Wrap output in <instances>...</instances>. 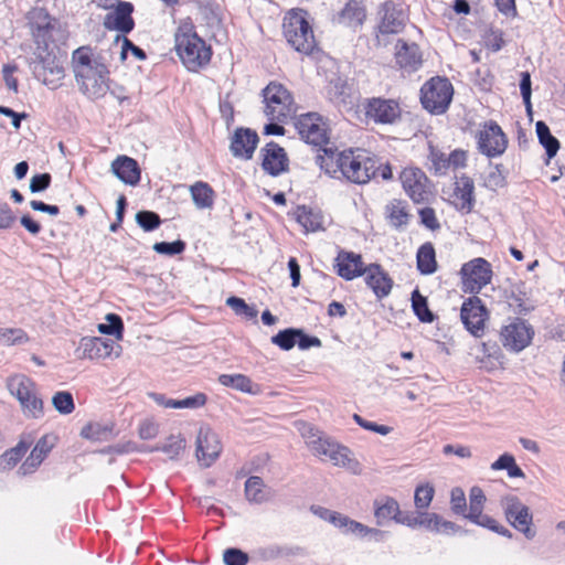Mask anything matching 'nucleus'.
<instances>
[{"label":"nucleus","instance_id":"45","mask_svg":"<svg viewBox=\"0 0 565 565\" xmlns=\"http://www.w3.org/2000/svg\"><path fill=\"white\" fill-rule=\"evenodd\" d=\"M469 521H471L472 523L479 525V526H482V527H486L488 530H491L504 537H508V539H511L512 537V532L504 527L503 525H500L493 518H491L490 515H487V514H483V513H479L478 516H471L468 519Z\"/></svg>","mask_w":565,"mask_h":565},{"label":"nucleus","instance_id":"11","mask_svg":"<svg viewBox=\"0 0 565 565\" xmlns=\"http://www.w3.org/2000/svg\"><path fill=\"white\" fill-rule=\"evenodd\" d=\"M296 127L305 142L318 148H322L328 145V128L320 115L316 113L301 115Z\"/></svg>","mask_w":565,"mask_h":565},{"label":"nucleus","instance_id":"40","mask_svg":"<svg viewBox=\"0 0 565 565\" xmlns=\"http://www.w3.org/2000/svg\"><path fill=\"white\" fill-rule=\"evenodd\" d=\"M28 448V444H25L24 441H20L15 447L3 452L0 456V471L10 470L11 468H13L24 456Z\"/></svg>","mask_w":565,"mask_h":565},{"label":"nucleus","instance_id":"51","mask_svg":"<svg viewBox=\"0 0 565 565\" xmlns=\"http://www.w3.org/2000/svg\"><path fill=\"white\" fill-rule=\"evenodd\" d=\"M185 246L186 245L183 241L177 239L174 242L154 243L152 248L158 254L175 256V255L182 254L185 249Z\"/></svg>","mask_w":565,"mask_h":565},{"label":"nucleus","instance_id":"8","mask_svg":"<svg viewBox=\"0 0 565 565\" xmlns=\"http://www.w3.org/2000/svg\"><path fill=\"white\" fill-rule=\"evenodd\" d=\"M501 505L509 524L521 532L527 540H532L536 531L532 526L533 515L529 507L514 495L503 498Z\"/></svg>","mask_w":565,"mask_h":565},{"label":"nucleus","instance_id":"34","mask_svg":"<svg viewBox=\"0 0 565 565\" xmlns=\"http://www.w3.org/2000/svg\"><path fill=\"white\" fill-rule=\"evenodd\" d=\"M416 259L420 274L431 275L437 270L436 253L431 243H425L418 248Z\"/></svg>","mask_w":565,"mask_h":565},{"label":"nucleus","instance_id":"29","mask_svg":"<svg viewBox=\"0 0 565 565\" xmlns=\"http://www.w3.org/2000/svg\"><path fill=\"white\" fill-rule=\"evenodd\" d=\"M366 18L364 6L358 0H349L338 13L335 21L344 26L356 29Z\"/></svg>","mask_w":565,"mask_h":565},{"label":"nucleus","instance_id":"38","mask_svg":"<svg viewBox=\"0 0 565 565\" xmlns=\"http://www.w3.org/2000/svg\"><path fill=\"white\" fill-rule=\"evenodd\" d=\"M81 437L90 441H107L113 436V427L97 422L86 424L81 430Z\"/></svg>","mask_w":565,"mask_h":565},{"label":"nucleus","instance_id":"17","mask_svg":"<svg viewBox=\"0 0 565 565\" xmlns=\"http://www.w3.org/2000/svg\"><path fill=\"white\" fill-rule=\"evenodd\" d=\"M132 12V3L119 1L114 10L105 15L103 25L109 31H118L121 33L120 35H126L135 28V21L131 17Z\"/></svg>","mask_w":565,"mask_h":565},{"label":"nucleus","instance_id":"2","mask_svg":"<svg viewBox=\"0 0 565 565\" xmlns=\"http://www.w3.org/2000/svg\"><path fill=\"white\" fill-rule=\"evenodd\" d=\"M174 49L183 65L196 72L211 60V47L198 36L191 24H182L174 34Z\"/></svg>","mask_w":565,"mask_h":565},{"label":"nucleus","instance_id":"43","mask_svg":"<svg viewBox=\"0 0 565 565\" xmlns=\"http://www.w3.org/2000/svg\"><path fill=\"white\" fill-rule=\"evenodd\" d=\"M106 322L99 323L97 329L102 334L115 335L117 340L122 339L124 323L116 313L106 315Z\"/></svg>","mask_w":565,"mask_h":565},{"label":"nucleus","instance_id":"28","mask_svg":"<svg viewBox=\"0 0 565 565\" xmlns=\"http://www.w3.org/2000/svg\"><path fill=\"white\" fill-rule=\"evenodd\" d=\"M396 63L409 72L416 71L422 65V55L416 44H408L398 40L396 44Z\"/></svg>","mask_w":565,"mask_h":565},{"label":"nucleus","instance_id":"10","mask_svg":"<svg viewBox=\"0 0 565 565\" xmlns=\"http://www.w3.org/2000/svg\"><path fill=\"white\" fill-rule=\"evenodd\" d=\"M310 450L322 460H329L334 466L353 468L356 462L351 458L349 448L339 445L327 436L310 440Z\"/></svg>","mask_w":565,"mask_h":565},{"label":"nucleus","instance_id":"47","mask_svg":"<svg viewBox=\"0 0 565 565\" xmlns=\"http://www.w3.org/2000/svg\"><path fill=\"white\" fill-rule=\"evenodd\" d=\"M299 333L300 329L287 328L285 330L279 331L276 335H274L271 338V342L278 345L281 350L289 351L295 347L297 335Z\"/></svg>","mask_w":565,"mask_h":565},{"label":"nucleus","instance_id":"20","mask_svg":"<svg viewBox=\"0 0 565 565\" xmlns=\"http://www.w3.org/2000/svg\"><path fill=\"white\" fill-rule=\"evenodd\" d=\"M115 348L118 349V351L115 352V355L119 356L121 348L118 344L116 345L113 340H106L98 337H85L79 342V358L89 360L106 359L111 355Z\"/></svg>","mask_w":565,"mask_h":565},{"label":"nucleus","instance_id":"39","mask_svg":"<svg viewBox=\"0 0 565 565\" xmlns=\"http://www.w3.org/2000/svg\"><path fill=\"white\" fill-rule=\"evenodd\" d=\"M473 182L470 178L462 177L456 183L455 195L460 200V209L470 211L473 204Z\"/></svg>","mask_w":565,"mask_h":565},{"label":"nucleus","instance_id":"41","mask_svg":"<svg viewBox=\"0 0 565 565\" xmlns=\"http://www.w3.org/2000/svg\"><path fill=\"white\" fill-rule=\"evenodd\" d=\"M335 527L347 535L351 534L359 539L366 537L367 526L350 519L344 514H341L340 519H338V524Z\"/></svg>","mask_w":565,"mask_h":565},{"label":"nucleus","instance_id":"46","mask_svg":"<svg viewBox=\"0 0 565 565\" xmlns=\"http://www.w3.org/2000/svg\"><path fill=\"white\" fill-rule=\"evenodd\" d=\"M222 385L233 387L241 392L252 391V381L243 374H222L218 377Z\"/></svg>","mask_w":565,"mask_h":565},{"label":"nucleus","instance_id":"48","mask_svg":"<svg viewBox=\"0 0 565 565\" xmlns=\"http://www.w3.org/2000/svg\"><path fill=\"white\" fill-rule=\"evenodd\" d=\"M486 495L481 488L472 487L469 492V512L465 514L466 519L478 516L482 513Z\"/></svg>","mask_w":565,"mask_h":565},{"label":"nucleus","instance_id":"14","mask_svg":"<svg viewBox=\"0 0 565 565\" xmlns=\"http://www.w3.org/2000/svg\"><path fill=\"white\" fill-rule=\"evenodd\" d=\"M533 335V328L520 318H515L501 330L503 347L514 352L525 349L531 343Z\"/></svg>","mask_w":565,"mask_h":565},{"label":"nucleus","instance_id":"44","mask_svg":"<svg viewBox=\"0 0 565 565\" xmlns=\"http://www.w3.org/2000/svg\"><path fill=\"white\" fill-rule=\"evenodd\" d=\"M412 307L422 322H433L434 315L428 308L427 299L417 289L412 292Z\"/></svg>","mask_w":565,"mask_h":565},{"label":"nucleus","instance_id":"56","mask_svg":"<svg viewBox=\"0 0 565 565\" xmlns=\"http://www.w3.org/2000/svg\"><path fill=\"white\" fill-rule=\"evenodd\" d=\"M206 403V396L203 393H198L194 396H189L183 399H174L170 405L173 408H199Z\"/></svg>","mask_w":565,"mask_h":565},{"label":"nucleus","instance_id":"61","mask_svg":"<svg viewBox=\"0 0 565 565\" xmlns=\"http://www.w3.org/2000/svg\"><path fill=\"white\" fill-rule=\"evenodd\" d=\"M51 183V175L49 173L35 174L30 180L29 189L32 193H40L45 191Z\"/></svg>","mask_w":565,"mask_h":565},{"label":"nucleus","instance_id":"1","mask_svg":"<svg viewBox=\"0 0 565 565\" xmlns=\"http://www.w3.org/2000/svg\"><path fill=\"white\" fill-rule=\"evenodd\" d=\"M72 67L81 92L89 98H99L108 90L109 71L90 47L81 46L72 54Z\"/></svg>","mask_w":565,"mask_h":565},{"label":"nucleus","instance_id":"52","mask_svg":"<svg viewBox=\"0 0 565 565\" xmlns=\"http://www.w3.org/2000/svg\"><path fill=\"white\" fill-rule=\"evenodd\" d=\"M435 490L430 484L418 486L415 490L414 502L418 510L427 509L431 503Z\"/></svg>","mask_w":565,"mask_h":565},{"label":"nucleus","instance_id":"16","mask_svg":"<svg viewBox=\"0 0 565 565\" xmlns=\"http://www.w3.org/2000/svg\"><path fill=\"white\" fill-rule=\"evenodd\" d=\"M195 456L199 463L209 468L220 456L222 445L218 436L209 427H201L196 436Z\"/></svg>","mask_w":565,"mask_h":565},{"label":"nucleus","instance_id":"42","mask_svg":"<svg viewBox=\"0 0 565 565\" xmlns=\"http://www.w3.org/2000/svg\"><path fill=\"white\" fill-rule=\"evenodd\" d=\"M296 221L306 232H315L320 227V217L306 206H298L295 212Z\"/></svg>","mask_w":565,"mask_h":565},{"label":"nucleus","instance_id":"15","mask_svg":"<svg viewBox=\"0 0 565 565\" xmlns=\"http://www.w3.org/2000/svg\"><path fill=\"white\" fill-rule=\"evenodd\" d=\"M399 180L404 191L415 203L428 200L430 188L424 171L418 168H405L399 174Z\"/></svg>","mask_w":565,"mask_h":565},{"label":"nucleus","instance_id":"60","mask_svg":"<svg viewBox=\"0 0 565 565\" xmlns=\"http://www.w3.org/2000/svg\"><path fill=\"white\" fill-rule=\"evenodd\" d=\"M520 90L521 96L523 98V102L526 106L527 111H531V95H532V88H531V75L529 72H522L521 73V82H520Z\"/></svg>","mask_w":565,"mask_h":565},{"label":"nucleus","instance_id":"59","mask_svg":"<svg viewBox=\"0 0 565 565\" xmlns=\"http://www.w3.org/2000/svg\"><path fill=\"white\" fill-rule=\"evenodd\" d=\"M1 340L9 345L21 343L26 340L22 329H0Z\"/></svg>","mask_w":565,"mask_h":565},{"label":"nucleus","instance_id":"54","mask_svg":"<svg viewBox=\"0 0 565 565\" xmlns=\"http://www.w3.org/2000/svg\"><path fill=\"white\" fill-rule=\"evenodd\" d=\"M450 504L454 513L462 514L465 516V512L467 510V500L461 488H454L451 490Z\"/></svg>","mask_w":565,"mask_h":565},{"label":"nucleus","instance_id":"53","mask_svg":"<svg viewBox=\"0 0 565 565\" xmlns=\"http://www.w3.org/2000/svg\"><path fill=\"white\" fill-rule=\"evenodd\" d=\"M248 561V554L237 547H230L223 552L225 565H246Z\"/></svg>","mask_w":565,"mask_h":565},{"label":"nucleus","instance_id":"35","mask_svg":"<svg viewBox=\"0 0 565 565\" xmlns=\"http://www.w3.org/2000/svg\"><path fill=\"white\" fill-rule=\"evenodd\" d=\"M186 447L185 438L179 435H170L161 446L149 448V451H162L169 459L179 460Z\"/></svg>","mask_w":565,"mask_h":565},{"label":"nucleus","instance_id":"37","mask_svg":"<svg viewBox=\"0 0 565 565\" xmlns=\"http://www.w3.org/2000/svg\"><path fill=\"white\" fill-rule=\"evenodd\" d=\"M245 497L252 503H263L269 499L260 477L252 476L245 482Z\"/></svg>","mask_w":565,"mask_h":565},{"label":"nucleus","instance_id":"21","mask_svg":"<svg viewBox=\"0 0 565 565\" xmlns=\"http://www.w3.org/2000/svg\"><path fill=\"white\" fill-rule=\"evenodd\" d=\"M366 117L379 124H393L401 115L398 104L393 99L373 98L365 107Z\"/></svg>","mask_w":565,"mask_h":565},{"label":"nucleus","instance_id":"32","mask_svg":"<svg viewBox=\"0 0 565 565\" xmlns=\"http://www.w3.org/2000/svg\"><path fill=\"white\" fill-rule=\"evenodd\" d=\"M385 214L388 224L395 230L405 227L409 222L407 204L401 200H393L385 206Z\"/></svg>","mask_w":565,"mask_h":565},{"label":"nucleus","instance_id":"24","mask_svg":"<svg viewBox=\"0 0 565 565\" xmlns=\"http://www.w3.org/2000/svg\"><path fill=\"white\" fill-rule=\"evenodd\" d=\"M257 142L258 136L255 131L249 128H238L232 137V154L248 160L253 157Z\"/></svg>","mask_w":565,"mask_h":565},{"label":"nucleus","instance_id":"4","mask_svg":"<svg viewBox=\"0 0 565 565\" xmlns=\"http://www.w3.org/2000/svg\"><path fill=\"white\" fill-rule=\"evenodd\" d=\"M7 387L21 406L22 413L29 418L43 415V402L38 396L35 383L23 374H14L7 380Z\"/></svg>","mask_w":565,"mask_h":565},{"label":"nucleus","instance_id":"19","mask_svg":"<svg viewBox=\"0 0 565 565\" xmlns=\"http://www.w3.org/2000/svg\"><path fill=\"white\" fill-rule=\"evenodd\" d=\"M379 15V31L382 34H396L405 26V12L392 1H386L381 6Z\"/></svg>","mask_w":565,"mask_h":565},{"label":"nucleus","instance_id":"58","mask_svg":"<svg viewBox=\"0 0 565 565\" xmlns=\"http://www.w3.org/2000/svg\"><path fill=\"white\" fill-rule=\"evenodd\" d=\"M353 419L362 428L370 430V431H374V433L383 435V436H385L392 431V427L385 426V425H380L374 422H369L358 414L353 415Z\"/></svg>","mask_w":565,"mask_h":565},{"label":"nucleus","instance_id":"5","mask_svg":"<svg viewBox=\"0 0 565 565\" xmlns=\"http://www.w3.org/2000/svg\"><path fill=\"white\" fill-rule=\"evenodd\" d=\"M264 113L270 121L285 122L295 115L294 98L281 84L271 82L263 89Z\"/></svg>","mask_w":565,"mask_h":565},{"label":"nucleus","instance_id":"26","mask_svg":"<svg viewBox=\"0 0 565 565\" xmlns=\"http://www.w3.org/2000/svg\"><path fill=\"white\" fill-rule=\"evenodd\" d=\"M363 276L365 277L366 285L373 290L377 298L382 299L391 292L393 281L379 264H370L366 266Z\"/></svg>","mask_w":565,"mask_h":565},{"label":"nucleus","instance_id":"63","mask_svg":"<svg viewBox=\"0 0 565 565\" xmlns=\"http://www.w3.org/2000/svg\"><path fill=\"white\" fill-rule=\"evenodd\" d=\"M504 183H505V178L502 174V171L500 170L499 166L494 167V169L491 170L486 178V186L491 190L501 188L504 185Z\"/></svg>","mask_w":565,"mask_h":565},{"label":"nucleus","instance_id":"64","mask_svg":"<svg viewBox=\"0 0 565 565\" xmlns=\"http://www.w3.org/2000/svg\"><path fill=\"white\" fill-rule=\"evenodd\" d=\"M15 222V215L7 203H0V231L10 228Z\"/></svg>","mask_w":565,"mask_h":565},{"label":"nucleus","instance_id":"23","mask_svg":"<svg viewBox=\"0 0 565 565\" xmlns=\"http://www.w3.org/2000/svg\"><path fill=\"white\" fill-rule=\"evenodd\" d=\"M263 156L262 167L270 175H279L288 169L287 154L279 145L269 142L260 150Z\"/></svg>","mask_w":565,"mask_h":565},{"label":"nucleus","instance_id":"50","mask_svg":"<svg viewBox=\"0 0 565 565\" xmlns=\"http://www.w3.org/2000/svg\"><path fill=\"white\" fill-rule=\"evenodd\" d=\"M136 223L146 232H150L159 227L161 224L160 216L152 211H139L135 215Z\"/></svg>","mask_w":565,"mask_h":565},{"label":"nucleus","instance_id":"18","mask_svg":"<svg viewBox=\"0 0 565 565\" xmlns=\"http://www.w3.org/2000/svg\"><path fill=\"white\" fill-rule=\"evenodd\" d=\"M29 23L38 50H49L52 41L54 25L49 13L44 9H33L29 13Z\"/></svg>","mask_w":565,"mask_h":565},{"label":"nucleus","instance_id":"3","mask_svg":"<svg viewBox=\"0 0 565 565\" xmlns=\"http://www.w3.org/2000/svg\"><path fill=\"white\" fill-rule=\"evenodd\" d=\"M302 10H292L284 18V35L287 42L300 53L309 54L316 46L313 31Z\"/></svg>","mask_w":565,"mask_h":565},{"label":"nucleus","instance_id":"27","mask_svg":"<svg viewBox=\"0 0 565 565\" xmlns=\"http://www.w3.org/2000/svg\"><path fill=\"white\" fill-rule=\"evenodd\" d=\"M111 171L125 184L134 186L140 181L141 171L139 164L130 157H117L111 163Z\"/></svg>","mask_w":565,"mask_h":565},{"label":"nucleus","instance_id":"31","mask_svg":"<svg viewBox=\"0 0 565 565\" xmlns=\"http://www.w3.org/2000/svg\"><path fill=\"white\" fill-rule=\"evenodd\" d=\"M323 154H318L316 157V162L320 166L322 170L329 175H334L337 172L342 173V163L345 152H337V150L328 147L321 148Z\"/></svg>","mask_w":565,"mask_h":565},{"label":"nucleus","instance_id":"55","mask_svg":"<svg viewBox=\"0 0 565 565\" xmlns=\"http://www.w3.org/2000/svg\"><path fill=\"white\" fill-rule=\"evenodd\" d=\"M119 41L122 42V46H121V58L125 60L126 58V54H127V51H131V53L140 61H143L146 60L147 55L145 53V51L142 49H140L139 46L135 45L128 38H126L125 35H116L115 38V42L118 43Z\"/></svg>","mask_w":565,"mask_h":565},{"label":"nucleus","instance_id":"30","mask_svg":"<svg viewBox=\"0 0 565 565\" xmlns=\"http://www.w3.org/2000/svg\"><path fill=\"white\" fill-rule=\"evenodd\" d=\"M399 510L398 502L393 498L386 497L381 500H375L374 516L376 524L379 526H384L391 521L396 522V519H398L399 515Z\"/></svg>","mask_w":565,"mask_h":565},{"label":"nucleus","instance_id":"49","mask_svg":"<svg viewBox=\"0 0 565 565\" xmlns=\"http://www.w3.org/2000/svg\"><path fill=\"white\" fill-rule=\"evenodd\" d=\"M52 404L54 408L63 415L71 414L75 406H74V399L73 395L70 392L61 391L53 395L52 397Z\"/></svg>","mask_w":565,"mask_h":565},{"label":"nucleus","instance_id":"7","mask_svg":"<svg viewBox=\"0 0 565 565\" xmlns=\"http://www.w3.org/2000/svg\"><path fill=\"white\" fill-rule=\"evenodd\" d=\"M459 274L462 290L476 296L484 286L490 284L493 271L491 264L487 259L477 257L465 263Z\"/></svg>","mask_w":565,"mask_h":565},{"label":"nucleus","instance_id":"36","mask_svg":"<svg viewBox=\"0 0 565 565\" xmlns=\"http://www.w3.org/2000/svg\"><path fill=\"white\" fill-rule=\"evenodd\" d=\"M536 135L539 138L540 143L545 149V152L547 154V162L554 158L559 150V141L556 137H554L551 134V130L548 126L542 121L539 120L535 125Z\"/></svg>","mask_w":565,"mask_h":565},{"label":"nucleus","instance_id":"9","mask_svg":"<svg viewBox=\"0 0 565 565\" xmlns=\"http://www.w3.org/2000/svg\"><path fill=\"white\" fill-rule=\"evenodd\" d=\"M342 160V175L353 183H367L376 174L377 160L365 152H350Z\"/></svg>","mask_w":565,"mask_h":565},{"label":"nucleus","instance_id":"62","mask_svg":"<svg viewBox=\"0 0 565 565\" xmlns=\"http://www.w3.org/2000/svg\"><path fill=\"white\" fill-rule=\"evenodd\" d=\"M420 222L427 228L435 231L440 227L435 211L431 207H424L419 211Z\"/></svg>","mask_w":565,"mask_h":565},{"label":"nucleus","instance_id":"25","mask_svg":"<svg viewBox=\"0 0 565 565\" xmlns=\"http://www.w3.org/2000/svg\"><path fill=\"white\" fill-rule=\"evenodd\" d=\"M39 52L35 54L38 63L34 66V72L43 76V83L49 85L54 81H60L64 76V68L60 64V62L52 56L47 50H38Z\"/></svg>","mask_w":565,"mask_h":565},{"label":"nucleus","instance_id":"6","mask_svg":"<svg viewBox=\"0 0 565 565\" xmlns=\"http://www.w3.org/2000/svg\"><path fill=\"white\" fill-rule=\"evenodd\" d=\"M454 87L447 78L433 77L420 89V103L430 114H444L452 100Z\"/></svg>","mask_w":565,"mask_h":565},{"label":"nucleus","instance_id":"22","mask_svg":"<svg viewBox=\"0 0 565 565\" xmlns=\"http://www.w3.org/2000/svg\"><path fill=\"white\" fill-rule=\"evenodd\" d=\"M334 268L337 274L345 280L363 276V273L366 270L360 254L343 249L335 257Z\"/></svg>","mask_w":565,"mask_h":565},{"label":"nucleus","instance_id":"12","mask_svg":"<svg viewBox=\"0 0 565 565\" xmlns=\"http://www.w3.org/2000/svg\"><path fill=\"white\" fill-rule=\"evenodd\" d=\"M477 138L479 151L489 158L501 156L508 146L504 132L494 121L486 122L479 130Z\"/></svg>","mask_w":565,"mask_h":565},{"label":"nucleus","instance_id":"33","mask_svg":"<svg viewBox=\"0 0 565 565\" xmlns=\"http://www.w3.org/2000/svg\"><path fill=\"white\" fill-rule=\"evenodd\" d=\"M192 201L196 209H211L214 204V191L203 181H198L190 186Z\"/></svg>","mask_w":565,"mask_h":565},{"label":"nucleus","instance_id":"13","mask_svg":"<svg viewBox=\"0 0 565 565\" xmlns=\"http://www.w3.org/2000/svg\"><path fill=\"white\" fill-rule=\"evenodd\" d=\"M460 318L466 329L472 335L477 338L483 335L488 311L479 297L472 296L463 301L460 309Z\"/></svg>","mask_w":565,"mask_h":565},{"label":"nucleus","instance_id":"57","mask_svg":"<svg viewBox=\"0 0 565 565\" xmlns=\"http://www.w3.org/2000/svg\"><path fill=\"white\" fill-rule=\"evenodd\" d=\"M429 158L435 170V173L445 174L446 171L449 169V162H447L448 156L445 154L444 152H440L431 147Z\"/></svg>","mask_w":565,"mask_h":565}]
</instances>
